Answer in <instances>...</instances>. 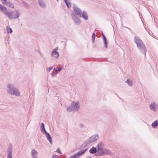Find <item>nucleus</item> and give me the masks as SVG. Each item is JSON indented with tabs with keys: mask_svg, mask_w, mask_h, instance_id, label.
<instances>
[{
	"mask_svg": "<svg viewBox=\"0 0 158 158\" xmlns=\"http://www.w3.org/2000/svg\"><path fill=\"white\" fill-rule=\"evenodd\" d=\"M31 155L32 158H37L38 152L35 149H33L31 151Z\"/></svg>",
	"mask_w": 158,
	"mask_h": 158,
	"instance_id": "nucleus-16",
	"label": "nucleus"
},
{
	"mask_svg": "<svg viewBox=\"0 0 158 158\" xmlns=\"http://www.w3.org/2000/svg\"><path fill=\"white\" fill-rule=\"evenodd\" d=\"M125 82L127 83L130 86L132 85V82L131 80L127 79V81H125Z\"/></svg>",
	"mask_w": 158,
	"mask_h": 158,
	"instance_id": "nucleus-25",
	"label": "nucleus"
},
{
	"mask_svg": "<svg viewBox=\"0 0 158 158\" xmlns=\"http://www.w3.org/2000/svg\"><path fill=\"white\" fill-rule=\"evenodd\" d=\"M134 41L135 43L136 44L137 46L139 45H140L142 43H143V42L142 41V40L139 38V37L138 36H135L134 38Z\"/></svg>",
	"mask_w": 158,
	"mask_h": 158,
	"instance_id": "nucleus-12",
	"label": "nucleus"
},
{
	"mask_svg": "<svg viewBox=\"0 0 158 158\" xmlns=\"http://www.w3.org/2000/svg\"><path fill=\"white\" fill-rule=\"evenodd\" d=\"M0 10L3 12L6 10V7L0 4Z\"/></svg>",
	"mask_w": 158,
	"mask_h": 158,
	"instance_id": "nucleus-24",
	"label": "nucleus"
},
{
	"mask_svg": "<svg viewBox=\"0 0 158 158\" xmlns=\"http://www.w3.org/2000/svg\"><path fill=\"white\" fill-rule=\"evenodd\" d=\"M137 47L140 52L144 54V56H145L147 49L143 43L140 45H139L137 46Z\"/></svg>",
	"mask_w": 158,
	"mask_h": 158,
	"instance_id": "nucleus-8",
	"label": "nucleus"
},
{
	"mask_svg": "<svg viewBox=\"0 0 158 158\" xmlns=\"http://www.w3.org/2000/svg\"><path fill=\"white\" fill-rule=\"evenodd\" d=\"M149 107L151 110L156 112L158 109V105L155 102H152L149 105Z\"/></svg>",
	"mask_w": 158,
	"mask_h": 158,
	"instance_id": "nucleus-9",
	"label": "nucleus"
},
{
	"mask_svg": "<svg viewBox=\"0 0 158 158\" xmlns=\"http://www.w3.org/2000/svg\"><path fill=\"white\" fill-rule=\"evenodd\" d=\"M113 155V154L109 150L104 148H98L97 149V152L95 155L96 156H102L104 155Z\"/></svg>",
	"mask_w": 158,
	"mask_h": 158,
	"instance_id": "nucleus-4",
	"label": "nucleus"
},
{
	"mask_svg": "<svg viewBox=\"0 0 158 158\" xmlns=\"http://www.w3.org/2000/svg\"><path fill=\"white\" fill-rule=\"evenodd\" d=\"M22 3L26 7H27L28 6V5L27 3L25 2V1H23L22 2Z\"/></svg>",
	"mask_w": 158,
	"mask_h": 158,
	"instance_id": "nucleus-30",
	"label": "nucleus"
},
{
	"mask_svg": "<svg viewBox=\"0 0 158 158\" xmlns=\"http://www.w3.org/2000/svg\"><path fill=\"white\" fill-rule=\"evenodd\" d=\"M71 17L75 25L78 26L81 23V21L80 19V17L74 16H71Z\"/></svg>",
	"mask_w": 158,
	"mask_h": 158,
	"instance_id": "nucleus-10",
	"label": "nucleus"
},
{
	"mask_svg": "<svg viewBox=\"0 0 158 158\" xmlns=\"http://www.w3.org/2000/svg\"><path fill=\"white\" fill-rule=\"evenodd\" d=\"M6 5L10 8H13L14 7V4L10 2H7L6 4Z\"/></svg>",
	"mask_w": 158,
	"mask_h": 158,
	"instance_id": "nucleus-22",
	"label": "nucleus"
},
{
	"mask_svg": "<svg viewBox=\"0 0 158 158\" xmlns=\"http://www.w3.org/2000/svg\"><path fill=\"white\" fill-rule=\"evenodd\" d=\"M64 1L68 8H69L71 6L70 0H66Z\"/></svg>",
	"mask_w": 158,
	"mask_h": 158,
	"instance_id": "nucleus-21",
	"label": "nucleus"
},
{
	"mask_svg": "<svg viewBox=\"0 0 158 158\" xmlns=\"http://www.w3.org/2000/svg\"><path fill=\"white\" fill-rule=\"evenodd\" d=\"M7 93L12 96L19 97L20 93L18 88L13 83H10L7 85Z\"/></svg>",
	"mask_w": 158,
	"mask_h": 158,
	"instance_id": "nucleus-2",
	"label": "nucleus"
},
{
	"mask_svg": "<svg viewBox=\"0 0 158 158\" xmlns=\"http://www.w3.org/2000/svg\"><path fill=\"white\" fill-rule=\"evenodd\" d=\"M158 126V120H156L153 122L152 124V126L153 128H155Z\"/></svg>",
	"mask_w": 158,
	"mask_h": 158,
	"instance_id": "nucleus-23",
	"label": "nucleus"
},
{
	"mask_svg": "<svg viewBox=\"0 0 158 158\" xmlns=\"http://www.w3.org/2000/svg\"><path fill=\"white\" fill-rule=\"evenodd\" d=\"M80 108V105L78 101L73 102L67 108L69 112L77 111Z\"/></svg>",
	"mask_w": 158,
	"mask_h": 158,
	"instance_id": "nucleus-6",
	"label": "nucleus"
},
{
	"mask_svg": "<svg viewBox=\"0 0 158 158\" xmlns=\"http://www.w3.org/2000/svg\"><path fill=\"white\" fill-rule=\"evenodd\" d=\"M58 49V48L57 47L53 49L51 53L52 56L56 58H58L59 56V53L57 52Z\"/></svg>",
	"mask_w": 158,
	"mask_h": 158,
	"instance_id": "nucleus-11",
	"label": "nucleus"
},
{
	"mask_svg": "<svg viewBox=\"0 0 158 158\" xmlns=\"http://www.w3.org/2000/svg\"><path fill=\"white\" fill-rule=\"evenodd\" d=\"M45 134V136L47 138V140L51 144H52V137L50 134L47 131L46 133H43Z\"/></svg>",
	"mask_w": 158,
	"mask_h": 158,
	"instance_id": "nucleus-15",
	"label": "nucleus"
},
{
	"mask_svg": "<svg viewBox=\"0 0 158 158\" xmlns=\"http://www.w3.org/2000/svg\"><path fill=\"white\" fill-rule=\"evenodd\" d=\"M40 130L43 133H47V131L45 128V125L43 123H41L40 125Z\"/></svg>",
	"mask_w": 158,
	"mask_h": 158,
	"instance_id": "nucleus-17",
	"label": "nucleus"
},
{
	"mask_svg": "<svg viewBox=\"0 0 158 158\" xmlns=\"http://www.w3.org/2000/svg\"><path fill=\"white\" fill-rule=\"evenodd\" d=\"M57 73H56V72L55 71V70L54 69L52 73V76H54L56 75Z\"/></svg>",
	"mask_w": 158,
	"mask_h": 158,
	"instance_id": "nucleus-31",
	"label": "nucleus"
},
{
	"mask_svg": "<svg viewBox=\"0 0 158 158\" xmlns=\"http://www.w3.org/2000/svg\"><path fill=\"white\" fill-rule=\"evenodd\" d=\"M80 128H84V125L83 124L81 123L80 125Z\"/></svg>",
	"mask_w": 158,
	"mask_h": 158,
	"instance_id": "nucleus-34",
	"label": "nucleus"
},
{
	"mask_svg": "<svg viewBox=\"0 0 158 158\" xmlns=\"http://www.w3.org/2000/svg\"><path fill=\"white\" fill-rule=\"evenodd\" d=\"M73 10L71 12V15L78 16L85 20H89V16L87 11L82 10L77 5L75 4L73 5Z\"/></svg>",
	"mask_w": 158,
	"mask_h": 158,
	"instance_id": "nucleus-1",
	"label": "nucleus"
},
{
	"mask_svg": "<svg viewBox=\"0 0 158 158\" xmlns=\"http://www.w3.org/2000/svg\"><path fill=\"white\" fill-rule=\"evenodd\" d=\"M3 13L9 19H16L18 18L20 15V13L18 10H16L10 12L7 8L6 10H5Z\"/></svg>",
	"mask_w": 158,
	"mask_h": 158,
	"instance_id": "nucleus-3",
	"label": "nucleus"
},
{
	"mask_svg": "<svg viewBox=\"0 0 158 158\" xmlns=\"http://www.w3.org/2000/svg\"><path fill=\"white\" fill-rule=\"evenodd\" d=\"M56 152H58L60 154H62V152H61V151L60 150V149L58 148L57 150H56Z\"/></svg>",
	"mask_w": 158,
	"mask_h": 158,
	"instance_id": "nucleus-32",
	"label": "nucleus"
},
{
	"mask_svg": "<svg viewBox=\"0 0 158 158\" xmlns=\"http://www.w3.org/2000/svg\"><path fill=\"white\" fill-rule=\"evenodd\" d=\"M95 37V33H93L92 35V41L93 43H94Z\"/></svg>",
	"mask_w": 158,
	"mask_h": 158,
	"instance_id": "nucleus-28",
	"label": "nucleus"
},
{
	"mask_svg": "<svg viewBox=\"0 0 158 158\" xmlns=\"http://www.w3.org/2000/svg\"><path fill=\"white\" fill-rule=\"evenodd\" d=\"M52 158H58L57 156L55 154H53L52 156Z\"/></svg>",
	"mask_w": 158,
	"mask_h": 158,
	"instance_id": "nucleus-35",
	"label": "nucleus"
},
{
	"mask_svg": "<svg viewBox=\"0 0 158 158\" xmlns=\"http://www.w3.org/2000/svg\"><path fill=\"white\" fill-rule=\"evenodd\" d=\"M89 152L91 154H94L97 152L96 148L93 147L89 150Z\"/></svg>",
	"mask_w": 158,
	"mask_h": 158,
	"instance_id": "nucleus-18",
	"label": "nucleus"
},
{
	"mask_svg": "<svg viewBox=\"0 0 158 158\" xmlns=\"http://www.w3.org/2000/svg\"><path fill=\"white\" fill-rule=\"evenodd\" d=\"M12 144H10L9 145V148L7 151L8 156L7 158H12Z\"/></svg>",
	"mask_w": 158,
	"mask_h": 158,
	"instance_id": "nucleus-13",
	"label": "nucleus"
},
{
	"mask_svg": "<svg viewBox=\"0 0 158 158\" xmlns=\"http://www.w3.org/2000/svg\"><path fill=\"white\" fill-rule=\"evenodd\" d=\"M38 3L41 8H45L46 7V5L43 0H38Z\"/></svg>",
	"mask_w": 158,
	"mask_h": 158,
	"instance_id": "nucleus-14",
	"label": "nucleus"
},
{
	"mask_svg": "<svg viewBox=\"0 0 158 158\" xmlns=\"http://www.w3.org/2000/svg\"><path fill=\"white\" fill-rule=\"evenodd\" d=\"M53 69V67L52 66L48 68L47 69V71L48 72H49L51 70H52Z\"/></svg>",
	"mask_w": 158,
	"mask_h": 158,
	"instance_id": "nucleus-33",
	"label": "nucleus"
},
{
	"mask_svg": "<svg viewBox=\"0 0 158 158\" xmlns=\"http://www.w3.org/2000/svg\"><path fill=\"white\" fill-rule=\"evenodd\" d=\"M101 34L102 35V37H103V35H104L103 32L102 31L101 32Z\"/></svg>",
	"mask_w": 158,
	"mask_h": 158,
	"instance_id": "nucleus-36",
	"label": "nucleus"
},
{
	"mask_svg": "<svg viewBox=\"0 0 158 158\" xmlns=\"http://www.w3.org/2000/svg\"><path fill=\"white\" fill-rule=\"evenodd\" d=\"M1 1L2 4L5 5H6V4L7 2V0H1Z\"/></svg>",
	"mask_w": 158,
	"mask_h": 158,
	"instance_id": "nucleus-29",
	"label": "nucleus"
},
{
	"mask_svg": "<svg viewBox=\"0 0 158 158\" xmlns=\"http://www.w3.org/2000/svg\"><path fill=\"white\" fill-rule=\"evenodd\" d=\"M6 30L7 32L9 33H11L13 32L12 29L9 26H7Z\"/></svg>",
	"mask_w": 158,
	"mask_h": 158,
	"instance_id": "nucleus-26",
	"label": "nucleus"
},
{
	"mask_svg": "<svg viewBox=\"0 0 158 158\" xmlns=\"http://www.w3.org/2000/svg\"><path fill=\"white\" fill-rule=\"evenodd\" d=\"M86 145L83 144L79 148L80 151L70 156L69 158H78L82 156L87 150V149L85 148Z\"/></svg>",
	"mask_w": 158,
	"mask_h": 158,
	"instance_id": "nucleus-5",
	"label": "nucleus"
},
{
	"mask_svg": "<svg viewBox=\"0 0 158 158\" xmlns=\"http://www.w3.org/2000/svg\"><path fill=\"white\" fill-rule=\"evenodd\" d=\"M63 69L62 67H57L55 69H54L55 71L56 72V73H58L60 71H61L62 69Z\"/></svg>",
	"mask_w": 158,
	"mask_h": 158,
	"instance_id": "nucleus-27",
	"label": "nucleus"
},
{
	"mask_svg": "<svg viewBox=\"0 0 158 158\" xmlns=\"http://www.w3.org/2000/svg\"><path fill=\"white\" fill-rule=\"evenodd\" d=\"M104 144L102 141L99 142L96 146V147L98 148H104Z\"/></svg>",
	"mask_w": 158,
	"mask_h": 158,
	"instance_id": "nucleus-19",
	"label": "nucleus"
},
{
	"mask_svg": "<svg viewBox=\"0 0 158 158\" xmlns=\"http://www.w3.org/2000/svg\"><path fill=\"white\" fill-rule=\"evenodd\" d=\"M99 137V135L97 134L92 135L89 138L87 142V144H88L95 142L98 139Z\"/></svg>",
	"mask_w": 158,
	"mask_h": 158,
	"instance_id": "nucleus-7",
	"label": "nucleus"
},
{
	"mask_svg": "<svg viewBox=\"0 0 158 158\" xmlns=\"http://www.w3.org/2000/svg\"><path fill=\"white\" fill-rule=\"evenodd\" d=\"M102 38L103 40L104 44L105 46V48H107V39L104 35H103V37Z\"/></svg>",
	"mask_w": 158,
	"mask_h": 158,
	"instance_id": "nucleus-20",
	"label": "nucleus"
}]
</instances>
